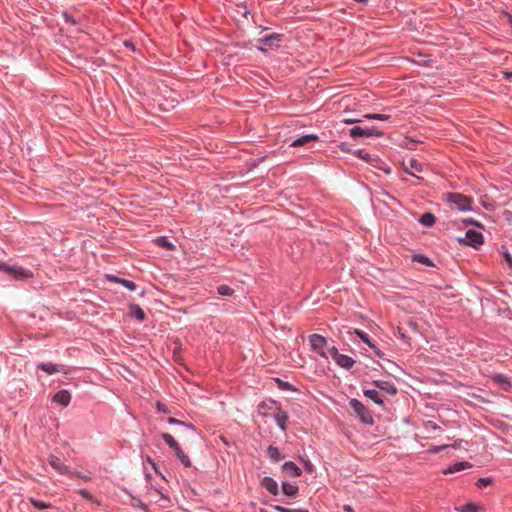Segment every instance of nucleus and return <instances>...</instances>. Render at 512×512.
Here are the masks:
<instances>
[{"label":"nucleus","mask_w":512,"mask_h":512,"mask_svg":"<svg viewBox=\"0 0 512 512\" xmlns=\"http://www.w3.org/2000/svg\"><path fill=\"white\" fill-rule=\"evenodd\" d=\"M309 342L312 349L319 353L322 357L328 359L330 357L329 346L325 337L319 334H313L309 337Z\"/></svg>","instance_id":"nucleus-1"},{"label":"nucleus","mask_w":512,"mask_h":512,"mask_svg":"<svg viewBox=\"0 0 512 512\" xmlns=\"http://www.w3.org/2000/svg\"><path fill=\"white\" fill-rule=\"evenodd\" d=\"M0 270L5 272V273H7V274H10L11 276H13L17 280L27 279V278H32L33 277L32 272H30L29 270L24 269L21 266H17V265H8L6 263L0 262Z\"/></svg>","instance_id":"nucleus-2"},{"label":"nucleus","mask_w":512,"mask_h":512,"mask_svg":"<svg viewBox=\"0 0 512 512\" xmlns=\"http://www.w3.org/2000/svg\"><path fill=\"white\" fill-rule=\"evenodd\" d=\"M350 407L354 413L360 418L365 424H373V417L369 410L357 399H351L349 402Z\"/></svg>","instance_id":"nucleus-3"},{"label":"nucleus","mask_w":512,"mask_h":512,"mask_svg":"<svg viewBox=\"0 0 512 512\" xmlns=\"http://www.w3.org/2000/svg\"><path fill=\"white\" fill-rule=\"evenodd\" d=\"M448 201L455 205L459 210L466 211L471 208L472 200L459 193H449L447 194Z\"/></svg>","instance_id":"nucleus-4"},{"label":"nucleus","mask_w":512,"mask_h":512,"mask_svg":"<svg viewBox=\"0 0 512 512\" xmlns=\"http://www.w3.org/2000/svg\"><path fill=\"white\" fill-rule=\"evenodd\" d=\"M330 357L341 367L345 369H350L355 361L347 355L340 354L336 347L331 346L329 348Z\"/></svg>","instance_id":"nucleus-5"},{"label":"nucleus","mask_w":512,"mask_h":512,"mask_svg":"<svg viewBox=\"0 0 512 512\" xmlns=\"http://www.w3.org/2000/svg\"><path fill=\"white\" fill-rule=\"evenodd\" d=\"M350 135L353 138H357V137H372V136L380 137V136L383 135V133H382V131L378 130L375 127H365V128H362V127L356 126V127H353L350 130Z\"/></svg>","instance_id":"nucleus-6"},{"label":"nucleus","mask_w":512,"mask_h":512,"mask_svg":"<svg viewBox=\"0 0 512 512\" xmlns=\"http://www.w3.org/2000/svg\"><path fill=\"white\" fill-rule=\"evenodd\" d=\"M459 241H462V239H459ZM463 241L473 246L474 248H477L483 243V236L480 232L474 231V230H468L465 234V238Z\"/></svg>","instance_id":"nucleus-7"},{"label":"nucleus","mask_w":512,"mask_h":512,"mask_svg":"<svg viewBox=\"0 0 512 512\" xmlns=\"http://www.w3.org/2000/svg\"><path fill=\"white\" fill-rule=\"evenodd\" d=\"M48 462L51 465L53 469H55L57 472L61 474H70V469L67 465L63 464L55 455H50L48 458Z\"/></svg>","instance_id":"nucleus-8"},{"label":"nucleus","mask_w":512,"mask_h":512,"mask_svg":"<svg viewBox=\"0 0 512 512\" xmlns=\"http://www.w3.org/2000/svg\"><path fill=\"white\" fill-rule=\"evenodd\" d=\"M404 168L407 173L413 176H416V172L423 171V165L413 158L408 160L407 163H404Z\"/></svg>","instance_id":"nucleus-9"},{"label":"nucleus","mask_w":512,"mask_h":512,"mask_svg":"<svg viewBox=\"0 0 512 512\" xmlns=\"http://www.w3.org/2000/svg\"><path fill=\"white\" fill-rule=\"evenodd\" d=\"M274 418L277 423V425L280 427L281 430H286V422L288 421V415L285 411H283L281 408L276 407L274 411Z\"/></svg>","instance_id":"nucleus-10"},{"label":"nucleus","mask_w":512,"mask_h":512,"mask_svg":"<svg viewBox=\"0 0 512 512\" xmlns=\"http://www.w3.org/2000/svg\"><path fill=\"white\" fill-rule=\"evenodd\" d=\"M282 471L290 477H298L301 475L300 468L292 461L285 462Z\"/></svg>","instance_id":"nucleus-11"},{"label":"nucleus","mask_w":512,"mask_h":512,"mask_svg":"<svg viewBox=\"0 0 512 512\" xmlns=\"http://www.w3.org/2000/svg\"><path fill=\"white\" fill-rule=\"evenodd\" d=\"M70 400H71V395L67 390H61V391L57 392L53 397V401L55 403H58L59 405L64 406V407L68 406V404L70 403Z\"/></svg>","instance_id":"nucleus-12"},{"label":"nucleus","mask_w":512,"mask_h":512,"mask_svg":"<svg viewBox=\"0 0 512 512\" xmlns=\"http://www.w3.org/2000/svg\"><path fill=\"white\" fill-rule=\"evenodd\" d=\"M262 485L267 491H269L273 495H277L279 493L278 484L271 477H264L262 480Z\"/></svg>","instance_id":"nucleus-13"},{"label":"nucleus","mask_w":512,"mask_h":512,"mask_svg":"<svg viewBox=\"0 0 512 512\" xmlns=\"http://www.w3.org/2000/svg\"><path fill=\"white\" fill-rule=\"evenodd\" d=\"M316 140H318L317 135H313V134L304 135V136H301V137L297 138L296 140H294L292 142L291 146L301 147V146L308 144L311 141H316Z\"/></svg>","instance_id":"nucleus-14"},{"label":"nucleus","mask_w":512,"mask_h":512,"mask_svg":"<svg viewBox=\"0 0 512 512\" xmlns=\"http://www.w3.org/2000/svg\"><path fill=\"white\" fill-rule=\"evenodd\" d=\"M471 467V464L467 461H462V462H458L452 466H449L448 468H446L443 473L444 474H450V473H455V472H459V471H462L464 469H468Z\"/></svg>","instance_id":"nucleus-15"},{"label":"nucleus","mask_w":512,"mask_h":512,"mask_svg":"<svg viewBox=\"0 0 512 512\" xmlns=\"http://www.w3.org/2000/svg\"><path fill=\"white\" fill-rule=\"evenodd\" d=\"M282 491L286 496L295 497L298 493V486L288 482H283Z\"/></svg>","instance_id":"nucleus-16"},{"label":"nucleus","mask_w":512,"mask_h":512,"mask_svg":"<svg viewBox=\"0 0 512 512\" xmlns=\"http://www.w3.org/2000/svg\"><path fill=\"white\" fill-rule=\"evenodd\" d=\"M375 385L380 388L381 390L387 391L390 394H396V388L394 385L390 382L386 381H375Z\"/></svg>","instance_id":"nucleus-17"},{"label":"nucleus","mask_w":512,"mask_h":512,"mask_svg":"<svg viewBox=\"0 0 512 512\" xmlns=\"http://www.w3.org/2000/svg\"><path fill=\"white\" fill-rule=\"evenodd\" d=\"M174 452H175L177 458L180 460V462L184 465V467H186V468L191 467V461H190L188 455H186L180 447L177 448Z\"/></svg>","instance_id":"nucleus-18"},{"label":"nucleus","mask_w":512,"mask_h":512,"mask_svg":"<svg viewBox=\"0 0 512 512\" xmlns=\"http://www.w3.org/2000/svg\"><path fill=\"white\" fill-rule=\"evenodd\" d=\"M130 314L137 320L143 321L145 319V313L139 305H131Z\"/></svg>","instance_id":"nucleus-19"},{"label":"nucleus","mask_w":512,"mask_h":512,"mask_svg":"<svg viewBox=\"0 0 512 512\" xmlns=\"http://www.w3.org/2000/svg\"><path fill=\"white\" fill-rule=\"evenodd\" d=\"M109 279L116 283L122 284L124 287L128 288L131 291H134L136 289V284L130 280L121 279V278L114 277V276L109 277Z\"/></svg>","instance_id":"nucleus-20"},{"label":"nucleus","mask_w":512,"mask_h":512,"mask_svg":"<svg viewBox=\"0 0 512 512\" xmlns=\"http://www.w3.org/2000/svg\"><path fill=\"white\" fill-rule=\"evenodd\" d=\"M274 402H270V404L266 402H261L257 407V414L263 417L268 415V410L273 409Z\"/></svg>","instance_id":"nucleus-21"},{"label":"nucleus","mask_w":512,"mask_h":512,"mask_svg":"<svg viewBox=\"0 0 512 512\" xmlns=\"http://www.w3.org/2000/svg\"><path fill=\"white\" fill-rule=\"evenodd\" d=\"M364 395L369 399L373 400L378 405H383V400L379 397V393L376 390H365Z\"/></svg>","instance_id":"nucleus-22"},{"label":"nucleus","mask_w":512,"mask_h":512,"mask_svg":"<svg viewBox=\"0 0 512 512\" xmlns=\"http://www.w3.org/2000/svg\"><path fill=\"white\" fill-rule=\"evenodd\" d=\"M267 454H268V456L272 460H274L276 462L280 461L283 458V456L281 455L279 449L277 447H274V446H269L268 447Z\"/></svg>","instance_id":"nucleus-23"},{"label":"nucleus","mask_w":512,"mask_h":512,"mask_svg":"<svg viewBox=\"0 0 512 512\" xmlns=\"http://www.w3.org/2000/svg\"><path fill=\"white\" fill-rule=\"evenodd\" d=\"M162 438L163 440L165 441V443L171 448L173 449L174 451L179 448V445L178 443L175 441V439L173 438L172 435H170L169 433H163L162 434Z\"/></svg>","instance_id":"nucleus-24"},{"label":"nucleus","mask_w":512,"mask_h":512,"mask_svg":"<svg viewBox=\"0 0 512 512\" xmlns=\"http://www.w3.org/2000/svg\"><path fill=\"white\" fill-rule=\"evenodd\" d=\"M265 46L272 47L276 42L279 41V35L278 34H272L269 36H265L263 39L260 40Z\"/></svg>","instance_id":"nucleus-25"},{"label":"nucleus","mask_w":512,"mask_h":512,"mask_svg":"<svg viewBox=\"0 0 512 512\" xmlns=\"http://www.w3.org/2000/svg\"><path fill=\"white\" fill-rule=\"evenodd\" d=\"M420 222L427 227L432 226L435 223V217L431 213H425L421 216Z\"/></svg>","instance_id":"nucleus-26"},{"label":"nucleus","mask_w":512,"mask_h":512,"mask_svg":"<svg viewBox=\"0 0 512 512\" xmlns=\"http://www.w3.org/2000/svg\"><path fill=\"white\" fill-rule=\"evenodd\" d=\"M493 381L499 385L502 386L503 389L507 390L508 387L510 386L509 382L507 381L506 377L501 375V374H497V375H494L492 377Z\"/></svg>","instance_id":"nucleus-27"},{"label":"nucleus","mask_w":512,"mask_h":512,"mask_svg":"<svg viewBox=\"0 0 512 512\" xmlns=\"http://www.w3.org/2000/svg\"><path fill=\"white\" fill-rule=\"evenodd\" d=\"M156 244L162 248H165L167 250L174 249V245L170 243L165 237H159L156 239Z\"/></svg>","instance_id":"nucleus-28"},{"label":"nucleus","mask_w":512,"mask_h":512,"mask_svg":"<svg viewBox=\"0 0 512 512\" xmlns=\"http://www.w3.org/2000/svg\"><path fill=\"white\" fill-rule=\"evenodd\" d=\"M38 368H40L41 370L48 374H53L58 371L56 365L51 363H42L38 366Z\"/></svg>","instance_id":"nucleus-29"},{"label":"nucleus","mask_w":512,"mask_h":512,"mask_svg":"<svg viewBox=\"0 0 512 512\" xmlns=\"http://www.w3.org/2000/svg\"><path fill=\"white\" fill-rule=\"evenodd\" d=\"M354 333L359 336V338L366 344H368L371 348H375L374 344L370 341L368 335L361 330L355 329Z\"/></svg>","instance_id":"nucleus-30"},{"label":"nucleus","mask_w":512,"mask_h":512,"mask_svg":"<svg viewBox=\"0 0 512 512\" xmlns=\"http://www.w3.org/2000/svg\"><path fill=\"white\" fill-rule=\"evenodd\" d=\"M29 501L37 509H47V508L51 507V505L49 503L39 501L34 498H30Z\"/></svg>","instance_id":"nucleus-31"},{"label":"nucleus","mask_w":512,"mask_h":512,"mask_svg":"<svg viewBox=\"0 0 512 512\" xmlns=\"http://www.w3.org/2000/svg\"><path fill=\"white\" fill-rule=\"evenodd\" d=\"M456 510L459 512H478V506L473 503H468L460 508H456Z\"/></svg>","instance_id":"nucleus-32"},{"label":"nucleus","mask_w":512,"mask_h":512,"mask_svg":"<svg viewBox=\"0 0 512 512\" xmlns=\"http://www.w3.org/2000/svg\"><path fill=\"white\" fill-rule=\"evenodd\" d=\"M233 292V289L227 285H221L218 287V293L222 296H231Z\"/></svg>","instance_id":"nucleus-33"},{"label":"nucleus","mask_w":512,"mask_h":512,"mask_svg":"<svg viewBox=\"0 0 512 512\" xmlns=\"http://www.w3.org/2000/svg\"><path fill=\"white\" fill-rule=\"evenodd\" d=\"M273 508L278 512H309L307 509H289L280 505H275Z\"/></svg>","instance_id":"nucleus-34"},{"label":"nucleus","mask_w":512,"mask_h":512,"mask_svg":"<svg viewBox=\"0 0 512 512\" xmlns=\"http://www.w3.org/2000/svg\"><path fill=\"white\" fill-rule=\"evenodd\" d=\"M414 260L419 262V263H422V264H424L426 266H432L433 265L431 260L428 257L423 256V255H416L414 257Z\"/></svg>","instance_id":"nucleus-35"},{"label":"nucleus","mask_w":512,"mask_h":512,"mask_svg":"<svg viewBox=\"0 0 512 512\" xmlns=\"http://www.w3.org/2000/svg\"><path fill=\"white\" fill-rule=\"evenodd\" d=\"M367 119H375V120H388L389 115L386 114H366L364 116Z\"/></svg>","instance_id":"nucleus-36"},{"label":"nucleus","mask_w":512,"mask_h":512,"mask_svg":"<svg viewBox=\"0 0 512 512\" xmlns=\"http://www.w3.org/2000/svg\"><path fill=\"white\" fill-rule=\"evenodd\" d=\"M424 426L428 432L440 429L439 426L433 421H427Z\"/></svg>","instance_id":"nucleus-37"},{"label":"nucleus","mask_w":512,"mask_h":512,"mask_svg":"<svg viewBox=\"0 0 512 512\" xmlns=\"http://www.w3.org/2000/svg\"><path fill=\"white\" fill-rule=\"evenodd\" d=\"M448 447H449V445L432 446L429 449V453L436 454V453H439L440 451L445 450Z\"/></svg>","instance_id":"nucleus-38"},{"label":"nucleus","mask_w":512,"mask_h":512,"mask_svg":"<svg viewBox=\"0 0 512 512\" xmlns=\"http://www.w3.org/2000/svg\"><path fill=\"white\" fill-rule=\"evenodd\" d=\"M355 154L367 162L370 161L371 156L363 150H358Z\"/></svg>","instance_id":"nucleus-39"},{"label":"nucleus","mask_w":512,"mask_h":512,"mask_svg":"<svg viewBox=\"0 0 512 512\" xmlns=\"http://www.w3.org/2000/svg\"><path fill=\"white\" fill-rule=\"evenodd\" d=\"M491 483V479L489 478H480L478 481H477V486L478 487H484V486H487Z\"/></svg>","instance_id":"nucleus-40"},{"label":"nucleus","mask_w":512,"mask_h":512,"mask_svg":"<svg viewBox=\"0 0 512 512\" xmlns=\"http://www.w3.org/2000/svg\"><path fill=\"white\" fill-rule=\"evenodd\" d=\"M156 408H157V410H158V411H160V412H163V413H169V410H168V409L166 408V406H165L163 403H161V402H157V404H156Z\"/></svg>","instance_id":"nucleus-41"},{"label":"nucleus","mask_w":512,"mask_h":512,"mask_svg":"<svg viewBox=\"0 0 512 512\" xmlns=\"http://www.w3.org/2000/svg\"><path fill=\"white\" fill-rule=\"evenodd\" d=\"M504 258H505L507 264L509 265V267L512 268V256L508 252H505Z\"/></svg>","instance_id":"nucleus-42"},{"label":"nucleus","mask_w":512,"mask_h":512,"mask_svg":"<svg viewBox=\"0 0 512 512\" xmlns=\"http://www.w3.org/2000/svg\"><path fill=\"white\" fill-rule=\"evenodd\" d=\"M79 494L86 499H91V494L86 489H81Z\"/></svg>","instance_id":"nucleus-43"},{"label":"nucleus","mask_w":512,"mask_h":512,"mask_svg":"<svg viewBox=\"0 0 512 512\" xmlns=\"http://www.w3.org/2000/svg\"><path fill=\"white\" fill-rule=\"evenodd\" d=\"M168 423H170V424H180V425H184V423H183V422H181V421H179L178 419L173 418V417L168 418Z\"/></svg>","instance_id":"nucleus-44"},{"label":"nucleus","mask_w":512,"mask_h":512,"mask_svg":"<svg viewBox=\"0 0 512 512\" xmlns=\"http://www.w3.org/2000/svg\"><path fill=\"white\" fill-rule=\"evenodd\" d=\"M306 468H307L309 471H312L313 466H312V464H311V463L306 462Z\"/></svg>","instance_id":"nucleus-45"},{"label":"nucleus","mask_w":512,"mask_h":512,"mask_svg":"<svg viewBox=\"0 0 512 512\" xmlns=\"http://www.w3.org/2000/svg\"><path fill=\"white\" fill-rule=\"evenodd\" d=\"M355 122H360V121L359 120H352V119L345 120V123H348V124L355 123Z\"/></svg>","instance_id":"nucleus-46"},{"label":"nucleus","mask_w":512,"mask_h":512,"mask_svg":"<svg viewBox=\"0 0 512 512\" xmlns=\"http://www.w3.org/2000/svg\"><path fill=\"white\" fill-rule=\"evenodd\" d=\"M345 511L353 512L352 508L349 505L344 506Z\"/></svg>","instance_id":"nucleus-47"},{"label":"nucleus","mask_w":512,"mask_h":512,"mask_svg":"<svg viewBox=\"0 0 512 512\" xmlns=\"http://www.w3.org/2000/svg\"><path fill=\"white\" fill-rule=\"evenodd\" d=\"M148 462L151 463L154 470L157 471L155 463L150 458H148Z\"/></svg>","instance_id":"nucleus-48"},{"label":"nucleus","mask_w":512,"mask_h":512,"mask_svg":"<svg viewBox=\"0 0 512 512\" xmlns=\"http://www.w3.org/2000/svg\"><path fill=\"white\" fill-rule=\"evenodd\" d=\"M467 223L472 224V225H478L475 221H472V220L467 221Z\"/></svg>","instance_id":"nucleus-49"},{"label":"nucleus","mask_w":512,"mask_h":512,"mask_svg":"<svg viewBox=\"0 0 512 512\" xmlns=\"http://www.w3.org/2000/svg\"><path fill=\"white\" fill-rule=\"evenodd\" d=\"M451 446H452L453 448H457V447L459 446V444L454 443V444H452Z\"/></svg>","instance_id":"nucleus-50"},{"label":"nucleus","mask_w":512,"mask_h":512,"mask_svg":"<svg viewBox=\"0 0 512 512\" xmlns=\"http://www.w3.org/2000/svg\"><path fill=\"white\" fill-rule=\"evenodd\" d=\"M186 427H187L188 429H191V430H193V429H194V428H193V426H191V425H187Z\"/></svg>","instance_id":"nucleus-51"},{"label":"nucleus","mask_w":512,"mask_h":512,"mask_svg":"<svg viewBox=\"0 0 512 512\" xmlns=\"http://www.w3.org/2000/svg\"><path fill=\"white\" fill-rule=\"evenodd\" d=\"M508 77H512V73L508 74Z\"/></svg>","instance_id":"nucleus-52"}]
</instances>
